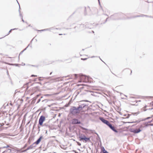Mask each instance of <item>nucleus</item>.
Here are the masks:
<instances>
[{
	"instance_id": "nucleus-13",
	"label": "nucleus",
	"mask_w": 153,
	"mask_h": 153,
	"mask_svg": "<svg viewBox=\"0 0 153 153\" xmlns=\"http://www.w3.org/2000/svg\"><path fill=\"white\" fill-rule=\"evenodd\" d=\"M53 29H56V30L59 29V30H60L61 29L60 28H54L53 27H51V28H50L45 29V31H47V30L51 31V30H53Z\"/></svg>"
},
{
	"instance_id": "nucleus-61",
	"label": "nucleus",
	"mask_w": 153,
	"mask_h": 153,
	"mask_svg": "<svg viewBox=\"0 0 153 153\" xmlns=\"http://www.w3.org/2000/svg\"><path fill=\"white\" fill-rule=\"evenodd\" d=\"M53 153H56V152H53Z\"/></svg>"
},
{
	"instance_id": "nucleus-46",
	"label": "nucleus",
	"mask_w": 153,
	"mask_h": 153,
	"mask_svg": "<svg viewBox=\"0 0 153 153\" xmlns=\"http://www.w3.org/2000/svg\"><path fill=\"white\" fill-rule=\"evenodd\" d=\"M98 0V2H99V4H100V0Z\"/></svg>"
},
{
	"instance_id": "nucleus-54",
	"label": "nucleus",
	"mask_w": 153,
	"mask_h": 153,
	"mask_svg": "<svg viewBox=\"0 0 153 153\" xmlns=\"http://www.w3.org/2000/svg\"><path fill=\"white\" fill-rule=\"evenodd\" d=\"M85 114L88 115V113L86 114Z\"/></svg>"
},
{
	"instance_id": "nucleus-19",
	"label": "nucleus",
	"mask_w": 153,
	"mask_h": 153,
	"mask_svg": "<svg viewBox=\"0 0 153 153\" xmlns=\"http://www.w3.org/2000/svg\"><path fill=\"white\" fill-rule=\"evenodd\" d=\"M7 152H11V150L10 149H8L7 150H5L4 152H3L2 153H7Z\"/></svg>"
},
{
	"instance_id": "nucleus-55",
	"label": "nucleus",
	"mask_w": 153,
	"mask_h": 153,
	"mask_svg": "<svg viewBox=\"0 0 153 153\" xmlns=\"http://www.w3.org/2000/svg\"><path fill=\"white\" fill-rule=\"evenodd\" d=\"M66 29H68V28H66Z\"/></svg>"
},
{
	"instance_id": "nucleus-25",
	"label": "nucleus",
	"mask_w": 153,
	"mask_h": 153,
	"mask_svg": "<svg viewBox=\"0 0 153 153\" xmlns=\"http://www.w3.org/2000/svg\"><path fill=\"white\" fill-rule=\"evenodd\" d=\"M82 78H83L84 79L86 78V76L85 75H83L82 76Z\"/></svg>"
},
{
	"instance_id": "nucleus-20",
	"label": "nucleus",
	"mask_w": 153,
	"mask_h": 153,
	"mask_svg": "<svg viewBox=\"0 0 153 153\" xmlns=\"http://www.w3.org/2000/svg\"><path fill=\"white\" fill-rule=\"evenodd\" d=\"M17 29V28H14V29H11L9 31V32H8V34L5 35V36H4V37L5 36H7L8 35H9L11 32V31L13 30H16Z\"/></svg>"
},
{
	"instance_id": "nucleus-44",
	"label": "nucleus",
	"mask_w": 153,
	"mask_h": 153,
	"mask_svg": "<svg viewBox=\"0 0 153 153\" xmlns=\"http://www.w3.org/2000/svg\"><path fill=\"white\" fill-rule=\"evenodd\" d=\"M151 104H153V102H152L151 103Z\"/></svg>"
},
{
	"instance_id": "nucleus-53",
	"label": "nucleus",
	"mask_w": 153,
	"mask_h": 153,
	"mask_svg": "<svg viewBox=\"0 0 153 153\" xmlns=\"http://www.w3.org/2000/svg\"><path fill=\"white\" fill-rule=\"evenodd\" d=\"M94 57V56H92L91 57H92V58H93V57Z\"/></svg>"
},
{
	"instance_id": "nucleus-18",
	"label": "nucleus",
	"mask_w": 153,
	"mask_h": 153,
	"mask_svg": "<svg viewBox=\"0 0 153 153\" xmlns=\"http://www.w3.org/2000/svg\"><path fill=\"white\" fill-rule=\"evenodd\" d=\"M17 1L18 3L19 4V15H20V17H21V18H23V16H22V14L20 13V5H19V2H18V1L17 0Z\"/></svg>"
},
{
	"instance_id": "nucleus-6",
	"label": "nucleus",
	"mask_w": 153,
	"mask_h": 153,
	"mask_svg": "<svg viewBox=\"0 0 153 153\" xmlns=\"http://www.w3.org/2000/svg\"><path fill=\"white\" fill-rule=\"evenodd\" d=\"M108 126L112 130H113L114 132L116 133L118 132V131L116 129L115 127L114 126H112L111 124L110 125H109V126Z\"/></svg>"
},
{
	"instance_id": "nucleus-48",
	"label": "nucleus",
	"mask_w": 153,
	"mask_h": 153,
	"mask_svg": "<svg viewBox=\"0 0 153 153\" xmlns=\"http://www.w3.org/2000/svg\"><path fill=\"white\" fill-rule=\"evenodd\" d=\"M62 35V34H59V35Z\"/></svg>"
},
{
	"instance_id": "nucleus-21",
	"label": "nucleus",
	"mask_w": 153,
	"mask_h": 153,
	"mask_svg": "<svg viewBox=\"0 0 153 153\" xmlns=\"http://www.w3.org/2000/svg\"><path fill=\"white\" fill-rule=\"evenodd\" d=\"M29 45H28L25 48L23 51H22L20 52V53H19V55H20L21 54H22V53L24 51H25V50L28 47Z\"/></svg>"
},
{
	"instance_id": "nucleus-4",
	"label": "nucleus",
	"mask_w": 153,
	"mask_h": 153,
	"mask_svg": "<svg viewBox=\"0 0 153 153\" xmlns=\"http://www.w3.org/2000/svg\"><path fill=\"white\" fill-rule=\"evenodd\" d=\"M72 123L74 124H81V122L78 119H74L72 120Z\"/></svg>"
},
{
	"instance_id": "nucleus-14",
	"label": "nucleus",
	"mask_w": 153,
	"mask_h": 153,
	"mask_svg": "<svg viewBox=\"0 0 153 153\" xmlns=\"http://www.w3.org/2000/svg\"><path fill=\"white\" fill-rule=\"evenodd\" d=\"M145 16V15L143 14H142L141 15H137L135 16H133L131 18H135L137 17H144Z\"/></svg>"
},
{
	"instance_id": "nucleus-42",
	"label": "nucleus",
	"mask_w": 153,
	"mask_h": 153,
	"mask_svg": "<svg viewBox=\"0 0 153 153\" xmlns=\"http://www.w3.org/2000/svg\"><path fill=\"white\" fill-rule=\"evenodd\" d=\"M108 18H107L105 20V22L107 21Z\"/></svg>"
},
{
	"instance_id": "nucleus-43",
	"label": "nucleus",
	"mask_w": 153,
	"mask_h": 153,
	"mask_svg": "<svg viewBox=\"0 0 153 153\" xmlns=\"http://www.w3.org/2000/svg\"><path fill=\"white\" fill-rule=\"evenodd\" d=\"M142 125H141L140 126V128H142Z\"/></svg>"
},
{
	"instance_id": "nucleus-26",
	"label": "nucleus",
	"mask_w": 153,
	"mask_h": 153,
	"mask_svg": "<svg viewBox=\"0 0 153 153\" xmlns=\"http://www.w3.org/2000/svg\"><path fill=\"white\" fill-rule=\"evenodd\" d=\"M9 147V146L8 145H7L6 146H4L2 147V148H7Z\"/></svg>"
},
{
	"instance_id": "nucleus-62",
	"label": "nucleus",
	"mask_w": 153,
	"mask_h": 153,
	"mask_svg": "<svg viewBox=\"0 0 153 153\" xmlns=\"http://www.w3.org/2000/svg\"><path fill=\"white\" fill-rule=\"evenodd\" d=\"M94 24H94V23H93V25H94Z\"/></svg>"
},
{
	"instance_id": "nucleus-30",
	"label": "nucleus",
	"mask_w": 153,
	"mask_h": 153,
	"mask_svg": "<svg viewBox=\"0 0 153 153\" xmlns=\"http://www.w3.org/2000/svg\"><path fill=\"white\" fill-rule=\"evenodd\" d=\"M38 31H45V29H43V30H39Z\"/></svg>"
},
{
	"instance_id": "nucleus-45",
	"label": "nucleus",
	"mask_w": 153,
	"mask_h": 153,
	"mask_svg": "<svg viewBox=\"0 0 153 153\" xmlns=\"http://www.w3.org/2000/svg\"><path fill=\"white\" fill-rule=\"evenodd\" d=\"M74 152H75L76 153H78V152H76L75 151H74Z\"/></svg>"
},
{
	"instance_id": "nucleus-35",
	"label": "nucleus",
	"mask_w": 153,
	"mask_h": 153,
	"mask_svg": "<svg viewBox=\"0 0 153 153\" xmlns=\"http://www.w3.org/2000/svg\"><path fill=\"white\" fill-rule=\"evenodd\" d=\"M36 76H37L36 75H32L31 76H32V77Z\"/></svg>"
},
{
	"instance_id": "nucleus-64",
	"label": "nucleus",
	"mask_w": 153,
	"mask_h": 153,
	"mask_svg": "<svg viewBox=\"0 0 153 153\" xmlns=\"http://www.w3.org/2000/svg\"><path fill=\"white\" fill-rule=\"evenodd\" d=\"M100 59H101V60H102V59H101V58H100Z\"/></svg>"
},
{
	"instance_id": "nucleus-17",
	"label": "nucleus",
	"mask_w": 153,
	"mask_h": 153,
	"mask_svg": "<svg viewBox=\"0 0 153 153\" xmlns=\"http://www.w3.org/2000/svg\"><path fill=\"white\" fill-rule=\"evenodd\" d=\"M104 124L107 125L108 126H109V125H110L111 123L109 122L107 120H106Z\"/></svg>"
},
{
	"instance_id": "nucleus-36",
	"label": "nucleus",
	"mask_w": 153,
	"mask_h": 153,
	"mask_svg": "<svg viewBox=\"0 0 153 153\" xmlns=\"http://www.w3.org/2000/svg\"><path fill=\"white\" fill-rule=\"evenodd\" d=\"M145 16L146 17H151V16H148V15H145Z\"/></svg>"
},
{
	"instance_id": "nucleus-50",
	"label": "nucleus",
	"mask_w": 153,
	"mask_h": 153,
	"mask_svg": "<svg viewBox=\"0 0 153 153\" xmlns=\"http://www.w3.org/2000/svg\"><path fill=\"white\" fill-rule=\"evenodd\" d=\"M150 105H152L153 106V104H151L150 103Z\"/></svg>"
},
{
	"instance_id": "nucleus-16",
	"label": "nucleus",
	"mask_w": 153,
	"mask_h": 153,
	"mask_svg": "<svg viewBox=\"0 0 153 153\" xmlns=\"http://www.w3.org/2000/svg\"><path fill=\"white\" fill-rule=\"evenodd\" d=\"M104 124L107 125L108 126H109V125H110L111 123L109 122L107 120H106Z\"/></svg>"
},
{
	"instance_id": "nucleus-31",
	"label": "nucleus",
	"mask_w": 153,
	"mask_h": 153,
	"mask_svg": "<svg viewBox=\"0 0 153 153\" xmlns=\"http://www.w3.org/2000/svg\"><path fill=\"white\" fill-rule=\"evenodd\" d=\"M37 79H38L39 80V81H40V80H41L39 78H37L36 79V80H35V81H36Z\"/></svg>"
},
{
	"instance_id": "nucleus-60",
	"label": "nucleus",
	"mask_w": 153,
	"mask_h": 153,
	"mask_svg": "<svg viewBox=\"0 0 153 153\" xmlns=\"http://www.w3.org/2000/svg\"><path fill=\"white\" fill-rule=\"evenodd\" d=\"M3 38V37H2V38H0V39H1V38Z\"/></svg>"
},
{
	"instance_id": "nucleus-52",
	"label": "nucleus",
	"mask_w": 153,
	"mask_h": 153,
	"mask_svg": "<svg viewBox=\"0 0 153 153\" xmlns=\"http://www.w3.org/2000/svg\"><path fill=\"white\" fill-rule=\"evenodd\" d=\"M36 96L37 97H38L39 96V95H37Z\"/></svg>"
},
{
	"instance_id": "nucleus-23",
	"label": "nucleus",
	"mask_w": 153,
	"mask_h": 153,
	"mask_svg": "<svg viewBox=\"0 0 153 153\" xmlns=\"http://www.w3.org/2000/svg\"><path fill=\"white\" fill-rule=\"evenodd\" d=\"M9 64L10 65H15L16 66H17L19 65L18 64Z\"/></svg>"
},
{
	"instance_id": "nucleus-1",
	"label": "nucleus",
	"mask_w": 153,
	"mask_h": 153,
	"mask_svg": "<svg viewBox=\"0 0 153 153\" xmlns=\"http://www.w3.org/2000/svg\"><path fill=\"white\" fill-rule=\"evenodd\" d=\"M87 105L86 104H83L79 105L77 106H71L69 111V115L73 116H76L79 114L80 112Z\"/></svg>"
},
{
	"instance_id": "nucleus-47",
	"label": "nucleus",
	"mask_w": 153,
	"mask_h": 153,
	"mask_svg": "<svg viewBox=\"0 0 153 153\" xmlns=\"http://www.w3.org/2000/svg\"><path fill=\"white\" fill-rule=\"evenodd\" d=\"M7 74L8 75H9V74H8V71H7Z\"/></svg>"
},
{
	"instance_id": "nucleus-5",
	"label": "nucleus",
	"mask_w": 153,
	"mask_h": 153,
	"mask_svg": "<svg viewBox=\"0 0 153 153\" xmlns=\"http://www.w3.org/2000/svg\"><path fill=\"white\" fill-rule=\"evenodd\" d=\"M85 26L86 28H91L93 27V25L91 23H86L85 24Z\"/></svg>"
},
{
	"instance_id": "nucleus-59",
	"label": "nucleus",
	"mask_w": 153,
	"mask_h": 153,
	"mask_svg": "<svg viewBox=\"0 0 153 153\" xmlns=\"http://www.w3.org/2000/svg\"><path fill=\"white\" fill-rule=\"evenodd\" d=\"M47 131H46V133H47Z\"/></svg>"
},
{
	"instance_id": "nucleus-58",
	"label": "nucleus",
	"mask_w": 153,
	"mask_h": 153,
	"mask_svg": "<svg viewBox=\"0 0 153 153\" xmlns=\"http://www.w3.org/2000/svg\"><path fill=\"white\" fill-rule=\"evenodd\" d=\"M149 119V117H148V118H147V119Z\"/></svg>"
},
{
	"instance_id": "nucleus-39",
	"label": "nucleus",
	"mask_w": 153,
	"mask_h": 153,
	"mask_svg": "<svg viewBox=\"0 0 153 153\" xmlns=\"http://www.w3.org/2000/svg\"><path fill=\"white\" fill-rule=\"evenodd\" d=\"M40 127L39 126H38V128L39 129V131H40Z\"/></svg>"
},
{
	"instance_id": "nucleus-11",
	"label": "nucleus",
	"mask_w": 153,
	"mask_h": 153,
	"mask_svg": "<svg viewBox=\"0 0 153 153\" xmlns=\"http://www.w3.org/2000/svg\"><path fill=\"white\" fill-rule=\"evenodd\" d=\"M141 131V130L140 128H139L135 129L132 131L134 133H138Z\"/></svg>"
},
{
	"instance_id": "nucleus-28",
	"label": "nucleus",
	"mask_w": 153,
	"mask_h": 153,
	"mask_svg": "<svg viewBox=\"0 0 153 153\" xmlns=\"http://www.w3.org/2000/svg\"><path fill=\"white\" fill-rule=\"evenodd\" d=\"M27 146V144H25V145L23 147L22 149H24Z\"/></svg>"
},
{
	"instance_id": "nucleus-24",
	"label": "nucleus",
	"mask_w": 153,
	"mask_h": 153,
	"mask_svg": "<svg viewBox=\"0 0 153 153\" xmlns=\"http://www.w3.org/2000/svg\"><path fill=\"white\" fill-rule=\"evenodd\" d=\"M83 130H88V129L85 128L84 127H82L81 128Z\"/></svg>"
},
{
	"instance_id": "nucleus-37",
	"label": "nucleus",
	"mask_w": 153,
	"mask_h": 153,
	"mask_svg": "<svg viewBox=\"0 0 153 153\" xmlns=\"http://www.w3.org/2000/svg\"><path fill=\"white\" fill-rule=\"evenodd\" d=\"M148 125L150 126H153V123H151L150 124H149Z\"/></svg>"
},
{
	"instance_id": "nucleus-15",
	"label": "nucleus",
	"mask_w": 153,
	"mask_h": 153,
	"mask_svg": "<svg viewBox=\"0 0 153 153\" xmlns=\"http://www.w3.org/2000/svg\"><path fill=\"white\" fill-rule=\"evenodd\" d=\"M99 119L103 123H104L105 121L106 120L104 119L103 117H100Z\"/></svg>"
},
{
	"instance_id": "nucleus-63",
	"label": "nucleus",
	"mask_w": 153,
	"mask_h": 153,
	"mask_svg": "<svg viewBox=\"0 0 153 153\" xmlns=\"http://www.w3.org/2000/svg\"><path fill=\"white\" fill-rule=\"evenodd\" d=\"M92 32H93V33H94V31H92Z\"/></svg>"
},
{
	"instance_id": "nucleus-12",
	"label": "nucleus",
	"mask_w": 153,
	"mask_h": 153,
	"mask_svg": "<svg viewBox=\"0 0 153 153\" xmlns=\"http://www.w3.org/2000/svg\"><path fill=\"white\" fill-rule=\"evenodd\" d=\"M32 146H31V145L29 146L25 150H22L21 152H26L29 149H32L33 148V147Z\"/></svg>"
},
{
	"instance_id": "nucleus-38",
	"label": "nucleus",
	"mask_w": 153,
	"mask_h": 153,
	"mask_svg": "<svg viewBox=\"0 0 153 153\" xmlns=\"http://www.w3.org/2000/svg\"><path fill=\"white\" fill-rule=\"evenodd\" d=\"M95 134L97 135V136H98V137L99 138V136L98 134L97 133H95Z\"/></svg>"
},
{
	"instance_id": "nucleus-3",
	"label": "nucleus",
	"mask_w": 153,
	"mask_h": 153,
	"mask_svg": "<svg viewBox=\"0 0 153 153\" xmlns=\"http://www.w3.org/2000/svg\"><path fill=\"white\" fill-rule=\"evenodd\" d=\"M45 120V117L43 115L40 116L39 121V124L40 125L42 126L43 125V123Z\"/></svg>"
},
{
	"instance_id": "nucleus-29",
	"label": "nucleus",
	"mask_w": 153,
	"mask_h": 153,
	"mask_svg": "<svg viewBox=\"0 0 153 153\" xmlns=\"http://www.w3.org/2000/svg\"><path fill=\"white\" fill-rule=\"evenodd\" d=\"M41 100V99L40 98H39V99L37 101V103H39L40 101Z\"/></svg>"
},
{
	"instance_id": "nucleus-33",
	"label": "nucleus",
	"mask_w": 153,
	"mask_h": 153,
	"mask_svg": "<svg viewBox=\"0 0 153 153\" xmlns=\"http://www.w3.org/2000/svg\"><path fill=\"white\" fill-rule=\"evenodd\" d=\"M87 59V58H84V59H83V58H82L81 59L82 60H86V59Z\"/></svg>"
},
{
	"instance_id": "nucleus-51",
	"label": "nucleus",
	"mask_w": 153,
	"mask_h": 153,
	"mask_svg": "<svg viewBox=\"0 0 153 153\" xmlns=\"http://www.w3.org/2000/svg\"><path fill=\"white\" fill-rule=\"evenodd\" d=\"M131 73H132V71H131V74H131Z\"/></svg>"
},
{
	"instance_id": "nucleus-22",
	"label": "nucleus",
	"mask_w": 153,
	"mask_h": 153,
	"mask_svg": "<svg viewBox=\"0 0 153 153\" xmlns=\"http://www.w3.org/2000/svg\"><path fill=\"white\" fill-rule=\"evenodd\" d=\"M31 146H32L33 148L34 147H36V145L35 143V142L32 145H31Z\"/></svg>"
},
{
	"instance_id": "nucleus-41",
	"label": "nucleus",
	"mask_w": 153,
	"mask_h": 153,
	"mask_svg": "<svg viewBox=\"0 0 153 153\" xmlns=\"http://www.w3.org/2000/svg\"><path fill=\"white\" fill-rule=\"evenodd\" d=\"M43 126H48V125H46V124H43V125H42Z\"/></svg>"
},
{
	"instance_id": "nucleus-8",
	"label": "nucleus",
	"mask_w": 153,
	"mask_h": 153,
	"mask_svg": "<svg viewBox=\"0 0 153 153\" xmlns=\"http://www.w3.org/2000/svg\"><path fill=\"white\" fill-rule=\"evenodd\" d=\"M79 27V29L81 30H82L83 29V28H85V25H83V24H81L80 25H79L78 26L75 27H74V28L76 29V27Z\"/></svg>"
},
{
	"instance_id": "nucleus-56",
	"label": "nucleus",
	"mask_w": 153,
	"mask_h": 153,
	"mask_svg": "<svg viewBox=\"0 0 153 153\" xmlns=\"http://www.w3.org/2000/svg\"><path fill=\"white\" fill-rule=\"evenodd\" d=\"M33 40V39H32V40H31V42H32V41Z\"/></svg>"
},
{
	"instance_id": "nucleus-49",
	"label": "nucleus",
	"mask_w": 153,
	"mask_h": 153,
	"mask_svg": "<svg viewBox=\"0 0 153 153\" xmlns=\"http://www.w3.org/2000/svg\"><path fill=\"white\" fill-rule=\"evenodd\" d=\"M52 72H51L50 73V75H51V74H52Z\"/></svg>"
},
{
	"instance_id": "nucleus-57",
	"label": "nucleus",
	"mask_w": 153,
	"mask_h": 153,
	"mask_svg": "<svg viewBox=\"0 0 153 153\" xmlns=\"http://www.w3.org/2000/svg\"><path fill=\"white\" fill-rule=\"evenodd\" d=\"M34 126H35V124H34V125L33 126V128H34Z\"/></svg>"
},
{
	"instance_id": "nucleus-2",
	"label": "nucleus",
	"mask_w": 153,
	"mask_h": 153,
	"mask_svg": "<svg viewBox=\"0 0 153 153\" xmlns=\"http://www.w3.org/2000/svg\"><path fill=\"white\" fill-rule=\"evenodd\" d=\"M79 140H84L85 142H89L91 141L90 138L87 137L85 135H83V137H79Z\"/></svg>"
},
{
	"instance_id": "nucleus-40",
	"label": "nucleus",
	"mask_w": 153,
	"mask_h": 153,
	"mask_svg": "<svg viewBox=\"0 0 153 153\" xmlns=\"http://www.w3.org/2000/svg\"><path fill=\"white\" fill-rule=\"evenodd\" d=\"M22 21L23 22H24V20L23 19V18H22Z\"/></svg>"
},
{
	"instance_id": "nucleus-32",
	"label": "nucleus",
	"mask_w": 153,
	"mask_h": 153,
	"mask_svg": "<svg viewBox=\"0 0 153 153\" xmlns=\"http://www.w3.org/2000/svg\"><path fill=\"white\" fill-rule=\"evenodd\" d=\"M74 76H75V77L76 78H77V74H74Z\"/></svg>"
},
{
	"instance_id": "nucleus-9",
	"label": "nucleus",
	"mask_w": 153,
	"mask_h": 153,
	"mask_svg": "<svg viewBox=\"0 0 153 153\" xmlns=\"http://www.w3.org/2000/svg\"><path fill=\"white\" fill-rule=\"evenodd\" d=\"M118 16V14H114L113 15L111 16L110 17V18H111L113 20H116L117 19H118V18H116L115 17H117Z\"/></svg>"
},
{
	"instance_id": "nucleus-27",
	"label": "nucleus",
	"mask_w": 153,
	"mask_h": 153,
	"mask_svg": "<svg viewBox=\"0 0 153 153\" xmlns=\"http://www.w3.org/2000/svg\"><path fill=\"white\" fill-rule=\"evenodd\" d=\"M140 120L137 121H136V122H131V123H134L135 122H137V123H138L140 122Z\"/></svg>"
},
{
	"instance_id": "nucleus-7",
	"label": "nucleus",
	"mask_w": 153,
	"mask_h": 153,
	"mask_svg": "<svg viewBox=\"0 0 153 153\" xmlns=\"http://www.w3.org/2000/svg\"><path fill=\"white\" fill-rule=\"evenodd\" d=\"M42 136H40L38 140L35 142L36 145L38 144L40 142L41 139L42 138Z\"/></svg>"
},
{
	"instance_id": "nucleus-34",
	"label": "nucleus",
	"mask_w": 153,
	"mask_h": 153,
	"mask_svg": "<svg viewBox=\"0 0 153 153\" xmlns=\"http://www.w3.org/2000/svg\"><path fill=\"white\" fill-rule=\"evenodd\" d=\"M77 144L79 146H80L81 145V144L79 142H78Z\"/></svg>"
},
{
	"instance_id": "nucleus-10",
	"label": "nucleus",
	"mask_w": 153,
	"mask_h": 153,
	"mask_svg": "<svg viewBox=\"0 0 153 153\" xmlns=\"http://www.w3.org/2000/svg\"><path fill=\"white\" fill-rule=\"evenodd\" d=\"M29 83V82H27V83L26 84H25L23 85V86L22 87V88L23 89L24 88H26L25 90L27 91L29 88L28 85Z\"/></svg>"
}]
</instances>
